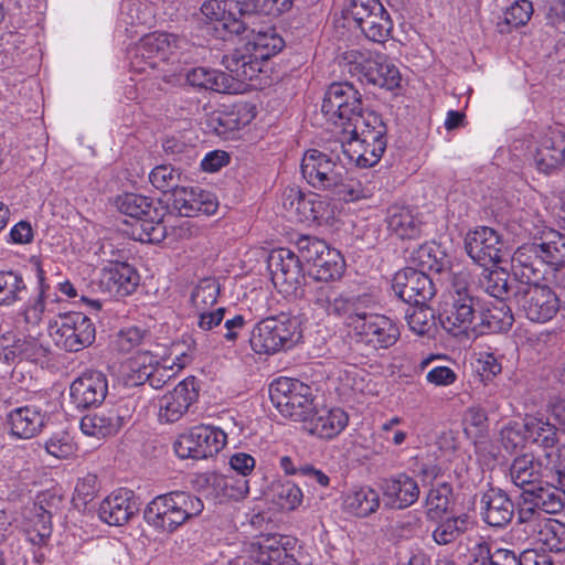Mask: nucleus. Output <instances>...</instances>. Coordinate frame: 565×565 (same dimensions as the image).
<instances>
[{"label": "nucleus", "instance_id": "obj_1", "mask_svg": "<svg viewBox=\"0 0 565 565\" xmlns=\"http://www.w3.org/2000/svg\"><path fill=\"white\" fill-rule=\"evenodd\" d=\"M342 156H347L344 145L334 142L329 151L309 149L301 160L300 172L315 190L328 192L339 200L354 202L370 198L373 186L360 179L345 178Z\"/></svg>", "mask_w": 565, "mask_h": 565}, {"label": "nucleus", "instance_id": "obj_2", "mask_svg": "<svg viewBox=\"0 0 565 565\" xmlns=\"http://www.w3.org/2000/svg\"><path fill=\"white\" fill-rule=\"evenodd\" d=\"M204 509L202 500L185 491H170L154 497L143 510L146 523L160 533H173Z\"/></svg>", "mask_w": 565, "mask_h": 565}, {"label": "nucleus", "instance_id": "obj_3", "mask_svg": "<svg viewBox=\"0 0 565 565\" xmlns=\"http://www.w3.org/2000/svg\"><path fill=\"white\" fill-rule=\"evenodd\" d=\"M285 41L275 28L267 26L254 32L242 47L223 56L224 67L241 78H255L263 71V63L278 54Z\"/></svg>", "mask_w": 565, "mask_h": 565}, {"label": "nucleus", "instance_id": "obj_4", "mask_svg": "<svg viewBox=\"0 0 565 565\" xmlns=\"http://www.w3.org/2000/svg\"><path fill=\"white\" fill-rule=\"evenodd\" d=\"M194 49L195 45L184 36L168 32L147 34L129 50L130 67L136 73H147L171 56H183Z\"/></svg>", "mask_w": 565, "mask_h": 565}, {"label": "nucleus", "instance_id": "obj_5", "mask_svg": "<svg viewBox=\"0 0 565 565\" xmlns=\"http://www.w3.org/2000/svg\"><path fill=\"white\" fill-rule=\"evenodd\" d=\"M371 297L363 301L351 318L348 329L358 343H362L373 350L387 349L396 343L399 337L397 326L386 316L372 311Z\"/></svg>", "mask_w": 565, "mask_h": 565}, {"label": "nucleus", "instance_id": "obj_6", "mask_svg": "<svg viewBox=\"0 0 565 565\" xmlns=\"http://www.w3.org/2000/svg\"><path fill=\"white\" fill-rule=\"evenodd\" d=\"M301 338L299 322L286 313L267 317L257 322L249 338L257 354H274L292 348Z\"/></svg>", "mask_w": 565, "mask_h": 565}, {"label": "nucleus", "instance_id": "obj_7", "mask_svg": "<svg viewBox=\"0 0 565 565\" xmlns=\"http://www.w3.org/2000/svg\"><path fill=\"white\" fill-rule=\"evenodd\" d=\"M347 134L351 135L359 149L356 158L358 166L369 168L376 164L383 156L387 140L386 126L381 116L375 111H362L354 117Z\"/></svg>", "mask_w": 565, "mask_h": 565}, {"label": "nucleus", "instance_id": "obj_8", "mask_svg": "<svg viewBox=\"0 0 565 565\" xmlns=\"http://www.w3.org/2000/svg\"><path fill=\"white\" fill-rule=\"evenodd\" d=\"M269 396L279 413L306 424L315 411L311 387L298 380L280 377L269 386Z\"/></svg>", "mask_w": 565, "mask_h": 565}, {"label": "nucleus", "instance_id": "obj_9", "mask_svg": "<svg viewBox=\"0 0 565 565\" xmlns=\"http://www.w3.org/2000/svg\"><path fill=\"white\" fill-rule=\"evenodd\" d=\"M344 58L349 64V72L356 75L361 82L386 89H394L399 85L398 68L382 53L351 50Z\"/></svg>", "mask_w": 565, "mask_h": 565}, {"label": "nucleus", "instance_id": "obj_10", "mask_svg": "<svg viewBox=\"0 0 565 565\" xmlns=\"http://www.w3.org/2000/svg\"><path fill=\"white\" fill-rule=\"evenodd\" d=\"M118 210L137 221L140 233L138 239L148 243H159L166 236L162 214L153 205V201L145 195L125 193L117 199Z\"/></svg>", "mask_w": 565, "mask_h": 565}, {"label": "nucleus", "instance_id": "obj_11", "mask_svg": "<svg viewBox=\"0 0 565 565\" xmlns=\"http://www.w3.org/2000/svg\"><path fill=\"white\" fill-rule=\"evenodd\" d=\"M362 109V95L348 82L332 83L328 87L321 105V111L326 119L343 131L349 130L348 126Z\"/></svg>", "mask_w": 565, "mask_h": 565}, {"label": "nucleus", "instance_id": "obj_12", "mask_svg": "<svg viewBox=\"0 0 565 565\" xmlns=\"http://www.w3.org/2000/svg\"><path fill=\"white\" fill-rule=\"evenodd\" d=\"M366 300L367 295L342 292L330 284H317L308 289V301L312 309L328 317L342 319L345 327H348L349 317L355 315L362 302Z\"/></svg>", "mask_w": 565, "mask_h": 565}, {"label": "nucleus", "instance_id": "obj_13", "mask_svg": "<svg viewBox=\"0 0 565 565\" xmlns=\"http://www.w3.org/2000/svg\"><path fill=\"white\" fill-rule=\"evenodd\" d=\"M480 300L473 297L465 284L457 280L439 316L443 328L454 334L466 333L479 312Z\"/></svg>", "mask_w": 565, "mask_h": 565}, {"label": "nucleus", "instance_id": "obj_14", "mask_svg": "<svg viewBox=\"0 0 565 565\" xmlns=\"http://www.w3.org/2000/svg\"><path fill=\"white\" fill-rule=\"evenodd\" d=\"M513 300L525 317L537 323L551 321L559 311V299L556 289L539 282L516 285Z\"/></svg>", "mask_w": 565, "mask_h": 565}, {"label": "nucleus", "instance_id": "obj_15", "mask_svg": "<svg viewBox=\"0 0 565 565\" xmlns=\"http://www.w3.org/2000/svg\"><path fill=\"white\" fill-rule=\"evenodd\" d=\"M55 344L70 352H78L95 340V326L83 312H68L50 323Z\"/></svg>", "mask_w": 565, "mask_h": 565}, {"label": "nucleus", "instance_id": "obj_16", "mask_svg": "<svg viewBox=\"0 0 565 565\" xmlns=\"http://www.w3.org/2000/svg\"><path fill=\"white\" fill-rule=\"evenodd\" d=\"M226 445V434L214 426L199 425L178 437L174 451L182 459H205L220 452Z\"/></svg>", "mask_w": 565, "mask_h": 565}, {"label": "nucleus", "instance_id": "obj_17", "mask_svg": "<svg viewBox=\"0 0 565 565\" xmlns=\"http://www.w3.org/2000/svg\"><path fill=\"white\" fill-rule=\"evenodd\" d=\"M53 403L46 394L31 398L25 405L17 407L7 415L11 433L29 439L40 434L50 420Z\"/></svg>", "mask_w": 565, "mask_h": 565}, {"label": "nucleus", "instance_id": "obj_18", "mask_svg": "<svg viewBox=\"0 0 565 565\" xmlns=\"http://www.w3.org/2000/svg\"><path fill=\"white\" fill-rule=\"evenodd\" d=\"M394 294L408 305H425L436 295L433 279L424 271L414 267H405L393 278Z\"/></svg>", "mask_w": 565, "mask_h": 565}, {"label": "nucleus", "instance_id": "obj_19", "mask_svg": "<svg viewBox=\"0 0 565 565\" xmlns=\"http://www.w3.org/2000/svg\"><path fill=\"white\" fill-rule=\"evenodd\" d=\"M465 248L470 258L483 267L501 263L505 254L504 242L488 226L469 232L465 239Z\"/></svg>", "mask_w": 565, "mask_h": 565}, {"label": "nucleus", "instance_id": "obj_20", "mask_svg": "<svg viewBox=\"0 0 565 565\" xmlns=\"http://www.w3.org/2000/svg\"><path fill=\"white\" fill-rule=\"evenodd\" d=\"M199 398L195 377L181 381L159 399V418L164 423H175L183 417Z\"/></svg>", "mask_w": 565, "mask_h": 565}, {"label": "nucleus", "instance_id": "obj_21", "mask_svg": "<svg viewBox=\"0 0 565 565\" xmlns=\"http://www.w3.org/2000/svg\"><path fill=\"white\" fill-rule=\"evenodd\" d=\"M297 541L290 536L268 535L257 543L253 558L259 565H298Z\"/></svg>", "mask_w": 565, "mask_h": 565}, {"label": "nucleus", "instance_id": "obj_22", "mask_svg": "<svg viewBox=\"0 0 565 565\" xmlns=\"http://www.w3.org/2000/svg\"><path fill=\"white\" fill-rule=\"evenodd\" d=\"M542 243H531L520 246L512 256V269L522 285L539 282L546 275V263Z\"/></svg>", "mask_w": 565, "mask_h": 565}, {"label": "nucleus", "instance_id": "obj_23", "mask_svg": "<svg viewBox=\"0 0 565 565\" xmlns=\"http://www.w3.org/2000/svg\"><path fill=\"white\" fill-rule=\"evenodd\" d=\"M139 285V275L127 263L110 262L99 275V288L109 297L122 298L131 295Z\"/></svg>", "mask_w": 565, "mask_h": 565}, {"label": "nucleus", "instance_id": "obj_24", "mask_svg": "<svg viewBox=\"0 0 565 565\" xmlns=\"http://www.w3.org/2000/svg\"><path fill=\"white\" fill-rule=\"evenodd\" d=\"M107 388V380L102 372H86L71 384V402L77 409L98 406L105 399Z\"/></svg>", "mask_w": 565, "mask_h": 565}, {"label": "nucleus", "instance_id": "obj_25", "mask_svg": "<svg viewBox=\"0 0 565 565\" xmlns=\"http://www.w3.org/2000/svg\"><path fill=\"white\" fill-rule=\"evenodd\" d=\"M271 280L276 287H285V291L296 290L300 284L301 262L299 256L289 249L273 250L267 260Z\"/></svg>", "mask_w": 565, "mask_h": 565}, {"label": "nucleus", "instance_id": "obj_26", "mask_svg": "<svg viewBox=\"0 0 565 565\" xmlns=\"http://www.w3.org/2000/svg\"><path fill=\"white\" fill-rule=\"evenodd\" d=\"M139 510L140 502L135 493L128 489H119L102 501L98 515L109 525L121 526Z\"/></svg>", "mask_w": 565, "mask_h": 565}, {"label": "nucleus", "instance_id": "obj_27", "mask_svg": "<svg viewBox=\"0 0 565 565\" xmlns=\"http://www.w3.org/2000/svg\"><path fill=\"white\" fill-rule=\"evenodd\" d=\"M514 512V503L504 490L491 487L482 494L480 514L488 525L504 527L511 522Z\"/></svg>", "mask_w": 565, "mask_h": 565}, {"label": "nucleus", "instance_id": "obj_28", "mask_svg": "<svg viewBox=\"0 0 565 565\" xmlns=\"http://www.w3.org/2000/svg\"><path fill=\"white\" fill-rule=\"evenodd\" d=\"M534 163L540 172L551 174L565 164V134L550 129L541 138L534 154Z\"/></svg>", "mask_w": 565, "mask_h": 565}, {"label": "nucleus", "instance_id": "obj_29", "mask_svg": "<svg viewBox=\"0 0 565 565\" xmlns=\"http://www.w3.org/2000/svg\"><path fill=\"white\" fill-rule=\"evenodd\" d=\"M384 505L403 510L413 505L419 498V487L414 478L402 472L384 479L381 484Z\"/></svg>", "mask_w": 565, "mask_h": 565}, {"label": "nucleus", "instance_id": "obj_30", "mask_svg": "<svg viewBox=\"0 0 565 565\" xmlns=\"http://www.w3.org/2000/svg\"><path fill=\"white\" fill-rule=\"evenodd\" d=\"M171 204L184 216H192L199 212L212 214L217 207V203L210 193L199 188H185L181 184L171 192Z\"/></svg>", "mask_w": 565, "mask_h": 565}, {"label": "nucleus", "instance_id": "obj_31", "mask_svg": "<svg viewBox=\"0 0 565 565\" xmlns=\"http://www.w3.org/2000/svg\"><path fill=\"white\" fill-rule=\"evenodd\" d=\"M305 427L311 434L321 439H332L348 425L349 417L341 408H321L312 412Z\"/></svg>", "mask_w": 565, "mask_h": 565}, {"label": "nucleus", "instance_id": "obj_32", "mask_svg": "<svg viewBox=\"0 0 565 565\" xmlns=\"http://www.w3.org/2000/svg\"><path fill=\"white\" fill-rule=\"evenodd\" d=\"M385 224L387 232L401 239H416L422 234V221L407 206H390L386 211Z\"/></svg>", "mask_w": 565, "mask_h": 565}, {"label": "nucleus", "instance_id": "obj_33", "mask_svg": "<svg viewBox=\"0 0 565 565\" xmlns=\"http://www.w3.org/2000/svg\"><path fill=\"white\" fill-rule=\"evenodd\" d=\"M509 477L515 487L525 491L542 482L544 471L541 461L532 454H523L510 463Z\"/></svg>", "mask_w": 565, "mask_h": 565}, {"label": "nucleus", "instance_id": "obj_34", "mask_svg": "<svg viewBox=\"0 0 565 565\" xmlns=\"http://www.w3.org/2000/svg\"><path fill=\"white\" fill-rule=\"evenodd\" d=\"M480 332L499 333L508 331L514 321L511 308L504 300H493L489 305L479 307Z\"/></svg>", "mask_w": 565, "mask_h": 565}, {"label": "nucleus", "instance_id": "obj_35", "mask_svg": "<svg viewBox=\"0 0 565 565\" xmlns=\"http://www.w3.org/2000/svg\"><path fill=\"white\" fill-rule=\"evenodd\" d=\"M121 426V417L113 409L88 414L84 416L79 423L83 434L97 438L114 435Z\"/></svg>", "mask_w": 565, "mask_h": 565}, {"label": "nucleus", "instance_id": "obj_36", "mask_svg": "<svg viewBox=\"0 0 565 565\" xmlns=\"http://www.w3.org/2000/svg\"><path fill=\"white\" fill-rule=\"evenodd\" d=\"M409 263L426 273H441L448 267V259L441 247L435 242L424 243L415 248L409 256Z\"/></svg>", "mask_w": 565, "mask_h": 565}, {"label": "nucleus", "instance_id": "obj_37", "mask_svg": "<svg viewBox=\"0 0 565 565\" xmlns=\"http://www.w3.org/2000/svg\"><path fill=\"white\" fill-rule=\"evenodd\" d=\"M356 26L366 39L375 43L386 42L393 30V22L384 6L364 18Z\"/></svg>", "mask_w": 565, "mask_h": 565}, {"label": "nucleus", "instance_id": "obj_38", "mask_svg": "<svg viewBox=\"0 0 565 565\" xmlns=\"http://www.w3.org/2000/svg\"><path fill=\"white\" fill-rule=\"evenodd\" d=\"M241 17L254 14L277 17L291 10L294 0H233Z\"/></svg>", "mask_w": 565, "mask_h": 565}, {"label": "nucleus", "instance_id": "obj_39", "mask_svg": "<svg viewBox=\"0 0 565 565\" xmlns=\"http://www.w3.org/2000/svg\"><path fill=\"white\" fill-rule=\"evenodd\" d=\"M345 509L360 518L369 516L380 507L379 493L370 487L353 489L344 499Z\"/></svg>", "mask_w": 565, "mask_h": 565}, {"label": "nucleus", "instance_id": "obj_40", "mask_svg": "<svg viewBox=\"0 0 565 565\" xmlns=\"http://www.w3.org/2000/svg\"><path fill=\"white\" fill-rule=\"evenodd\" d=\"M344 270V260L335 249H329L318 259L317 264L309 268V275L320 284H329V280L338 279Z\"/></svg>", "mask_w": 565, "mask_h": 565}, {"label": "nucleus", "instance_id": "obj_41", "mask_svg": "<svg viewBox=\"0 0 565 565\" xmlns=\"http://www.w3.org/2000/svg\"><path fill=\"white\" fill-rule=\"evenodd\" d=\"M226 0H205L200 7V12L207 22H220L231 33H243L246 30V22L236 19L228 22L226 20Z\"/></svg>", "mask_w": 565, "mask_h": 565}, {"label": "nucleus", "instance_id": "obj_42", "mask_svg": "<svg viewBox=\"0 0 565 565\" xmlns=\"http://www.w3.org/2000/svg\"><path fill=\"white\" fill-rule=\"evenodd\" d=\"M26 295L23 277L15 271L0 273V305L10 306L20 301Z\"/></svg>", "mask_w": 565, "mask_h": 565}, {"label": "nucleus", "instance_id": "obj_43", "mask_svg": "<svg viewBox=\"0 0 565 565\" xmlns=\"http://www.w3.org/2000/svg\"><path fill=\"white\" fill-rule=\"evenodd\" d=\"M470 565H521V555L507 548L490 551L487 544H480L473 552V559Z\"/></svg>", "mask_w": 565, "mask_h": 565}, {"label": "nucleus", "instance_id": "obj_44", "mask_svg": "<svg viewBox=\"0 0 565 565\" xmlns=\"http://www.w3.org/2000/svg\"><path fill=\"white\" fill-rule=\"evenodd\" d=\"M480 286L495 300L508 298L512 288L507 270L502 268L489 270L487 267L483 269L482 277L480 278Z\"/></svg>", "mask_w": 565, "mask_h": 565}, {"label": "nucleus", "instance_id": "obj_45", "mask_svg": "<svg viewBox=\"0 0 565 565\" xmlns=\"http://www.w3.org/2000/svg\"><path fill=\"white\" fill-rule=\"evenodd\" d=\"M469 516L461 514L441 521L433 532L434 541L439 545L455 542L469 527Z\"/></svg>", "mask_w": 565, "mask_h": 565}, {"label": "nucleus", "instance_id": "obj_46", "mask_svg": "<svg viewBox=\"0 0 565 565\" xmlns=\"http://www.w3.org/2000/svg\"><path fill=\"white\" fill-rule=\"evenodd\" d=\"M36 278L39 285L38 295L34 298L29 299L23 310L25 322L31 324H38L42 320L45 311V294L49 290L44 270L40 265L36 266Z\"/></svg>", "mask_w": 565, "mask_h": 565}, {"label": "nucleus", "instance_id": "obj_47", "mask_svg": "<svg viewBox=\"0 0 565 565\" xmlns=\"http://www.w3.org/2000/svg\"><path fill=\"white\" fill-rule=\"evenodd\" d=\"M405 320L409 329L417 334H428L435 328L434 311L425 305H411L406 309Z\"/></svg>", "mask_w": 565, "mask_h": 565}, {"label": "nucleus", "instance_id": "obj_48", "mask_svg": "<svg viewBox=\"0 0 565 565\" xmlns=\"http://www.w3.org/2000/svg\"><path fill=\"white\" fill-rule=\"evenodd\" d=\"M149 180L156 189L163 193H171L181 184L182 173L171 164H160L151 170Z\"/></svg>", "mask_w": 565, "mask_h": 565}, {"label": "nucleus", "instance_id": "obj_49", "mask_svg": "<svg viewBox=\"0 0 565 565\" xmlns=\"http://www.w3.org/2000/svg\"><path fill=\"white\" fill-rule=\"evenodd\" d=\"M220 284L214 278L202 279L191 294L194 310L211 309L217 301Z\"/></svg>", "mask_w": 565, "mask_h": 565}, {"label": "nucleus", "instance_id": "obj_50", "mask_svg": "<svg viewBox=\"0 0 565 565\" xmlns=\"http://www.w3.org/2000/svg\"><path fill=\"white\" fill-rule=\"evenodd\" d=\"M26 533L33 544L44 543L52 533L51 513L42 507H35Z\"/></svg>", "mask_w": 565, "mask_h": 565}, {"label": "nucleus", "instance_id": "obj_51", "mask_svg": "<svg viewBox=\"0 0 565 565\" xmlns=\"http://www.w3.org/2000/svg\"><path fill=\"white\" fill-rule=\"evenodd\" d=\"M526 491L527 495L535 501L536 508H539L543 514H554L563 509L561 497L553 490L542 487L541 483Z\"/></svg>", "mask_w": 565, "mask_h": 565}, {"label": "nucleus", "instance_id": "obj_52", "mask_svg": "<svg viewBox=\"0 0 565 565\" xmlns=\"http://www.w3.org/2000/svg\"><path fill=\"white\" fill-rule=\"evenodd\" d=\"M526 428L533 439V443L545 449H553L557 443V429L555 424L548 422L536 420L526 424Z\"/></svg>", "mask_w": 565, "mask_h": 565}, {"label": "nucleus", "instance_id": "obj_53", "mask_svg": "<svg viewBox=\"0 0 565 565\" xmlns=\"http://www.w3.org/2000/svg\"><path fill=\"white\" fill-rule=\"evenodd\" d=\"M149 338V332L140 327H128L121 329L115 339V347L122 353L131 352L139 348L146 339Z\"/></svg>", "mask_w": 565, "mask_h": 565}, {"label": "nucleus", "instance_id": "obj_54", "mask_svg": "<svg viewBox=\"0 0 565 565\" xmlns=\"http://www.w3.org/2000/svg\"><path fill=\"white\" fill-rule=\"evenodd\" d=\"M544 545L552 552H565V524L550 520L540 531Z\"/></svg>", "mask_w": 565, "mask_h": 565}, {"label": "nucleus", "instance_id": "obj_55", "mask_svg": "<svg viewBox=\"0 0 565 565\" xmlns=\"http://www.w3.org/2000/svg\"><path fill=\"white\" fill-rule=\"evenodd\" d=\"M382 6L380 0H344L342 13L356 25Z\"/></svg>", "mask_w": 565, "mask_h": 565}, {"label": "nucleus", "instance_id": "obj_56", "mask_svg": "<svg viewBox=\"0 0 565 565\" xmlns=\"http://www.w3.org/2000/svg\"><path fill=\"white\" fill-rule=\"evenodd\" d=\"M46 452L56 459H67L75 452V445L65 431L52 435L44 444Z\"/></svg>", "mask_w": 565, "mask_h": 565}, {"label": "nucleus", "instance_id": "obj_57", "mask_svg": "<svg viewBox=\"0 0 565 565\" xmlns=\"http://www.w3.org/2000/svg\"><path fill=\"white\" fill-rule=\"evenodd\" d=\"M557 241L543 242L546 268L552 271H562L565 268V239L559 233Z\"/></svg>", "mask_w": 565, "mask_h": 565}, {"label": "nucleus", "instance_id": "obj_58", "mask_svg": "<svg viewBox=\"0 0 565 565\" xmlns=\"http://www.w3.org/2000/svg\"><path fill=\"white\" fill-rule=\"evenodd\" d=\"M274 491L277 503L282 509L295 510L302 502L301 489L290 481L277 484Z\"/></svg>", "mask_w": 565, "mask_h": 565}, {"label": "nucleus", "instance_id": "obj_59", "mask_svg": "<svg viewBox=\"0 0 565 565\" xmlns=\"http://www.w3.org/2000/svg\"><path fill=\"white\" fill-rule=\"evenodd\" d=\"M12 355L38 361L47 354V349L34 338L17 339L12 344Z\"/></svg>", "mask_w": 565, "mask_h": 565}, {"label": "nucleus", "instance_id": "obj_60", "mask_svg": "<svg viewBox=\"0 0 565 565\" xmlns=\"http://www.w3.org/2000/svg\"><path fill=\"white\" fill-rule=\"evenodd\" d=\"M450 495L451 487L447 483H441L436 488L430 489L426 498L428 516L434 518L433 513L438 514L446 512L449 507Z\"/></svg>", "mask_w": 565, "mask_h": 565}, {"label": "nucleus", "instance_id": "obj_61", "mask_svg": "<svg viewBox=\"0 0 565 565\" xmlns=\"http://www.w3.org/2000/svg\"><path fill=\"white\" fill-rule=\"evenodd\" d=\"M298 248L300 253L299 258L309 264L310 267L317 264L318 259L330 249L323 241L316 237H302L298 242Z\"/></svg>", "mask_w": 565, "mask_h": 565}, {"label": "nucleus", "instance_id": "obj_62", "mask_svg": "<svg viewBox=\"0 0 565 565\" xmlns=\"http://www.w3.org/2000/svg\"><path fill=\"white\" fill-rule=\"evenodd\" d=\"M518 522L519 523H527L533 525V530L537 525L539 521L543 519V513L539 508H536V503L530 495H527V491H523L520 495V500L518 503Z\"/></svg>", "mask_w": 565, "mask_h": 565}, {"label": "nucleus", "instance_id": "obj_63", "mask_svg": "<svg viewBox=\"0 0 565 565\" xmlns=\"http://www.w3.org/2000/svg\"><path fill=\"white\" fill-rule=\"evenodd\" d=\"M227 73L218 71L216 78H214L213 92L222 94H237L242 90L243 83L245 81H252L253 78H241L236 76L234 72L227 71Z\"/></svg>", "mask_w": 565, "mask_h": 565}, {"label": "nucleus", "instance_id": "obj_64", "mask_svg": "<svg viewBox=\"0 0 565 565\" xmlns=\"http://www.w3.org/2000/svg\"><path fill=\"white\" fill-rule=\"evenodd\" d=\"M533 12L532 2L518 0L505 12V21L513 26L524 25Z\"/></svg>", "mask_w": 565, "mask_h": 565}]
</instances>
